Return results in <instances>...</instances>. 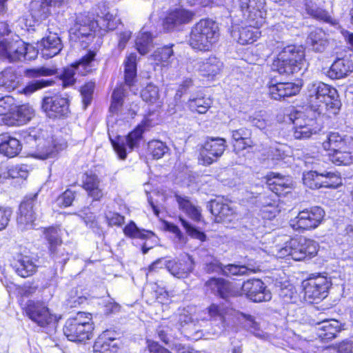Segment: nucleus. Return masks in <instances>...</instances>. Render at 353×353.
<instances>
[{"label": "nucleus", "instance_id": "13", "mask_svg": "<svg viewBox=\"0 0 353 353\" xmlns=\"http://www.w3.org/2000/svg\"><path fill=\"white\" fill-rule=\"evenodd\" d=\"M226 148L225 139L208 138L201 148L199 160L203 165H210L223 155Z\"/></svg>", "mask_w": 353, "mask_h": 353}, {"label": "nucleus", "instance_id": "28", "mask_svg": "<svg viewBox=\"0 0 353 353\" xmlns=\"http://www.w3.org/2000/svg\"><path fill=\"white\" fill-rule=\"evenodd\" d=\"M205 286L212 294L223 299H227L231 292L230 282L222 278L212 277L205 282Z\"/></svg>", "mask_w": 353, "mask_h": 353}, {"label": "nucleus", "instance_id": "35", "mask_svg": "<svg viewBox=\"0 0 353 353\" xmlns=\"http://www.w3.org/2000/svg\"><path fill=\"white\" fill-rule=\"evenodd\" d=\"M50 0H37L31 2L30 12L32 18L36 21L46 19L50 14Z\"/></svg>", "mask_w": 353, "mask_h": 353}, {"label": "nucleus", "instance_id": "41", "mask_svg": "<svg viewBox=\"0 0 353 353\" xmlns=\"http://www.w3.org/2000/svg\"><path fill=\"white\" fill-rule=\"evenodd\" d=\"M123 232L127 236L143 239H148L154 235V233L150 231L139 229L132 221L125 226Z\"/></svg>", "mask_w": 353, "mask_h": 353}, {"label": "nucleus", "instance_id": "63", "mask_svg": "<svg viewBox=\"0 0 353 353\" xmlns=\"http://www.w3.org/2000/svg\"><path fill=\"white\" fill-rule=\"evenodd\" d=\"M171 327L165 323H163L157 328V334L159 339L165 344H168L171 336Z\"/></svg>", "mask_w": 353, "mask_h": 353}, {"label": "nucleus", "instance_id": "1", "mask_svg": "<svg viewBox=\"0 0 353 353\" xmlns=\"http://www.w3.org/2000/svg\"><path fill=\"white\" fill-rule=\"evenodd\" d=\"M96 14L97 20H94L87 12L78 14L73 26L70 30V33L73 35V38L82 43V46L84 48L94 37L97 27L105 30H113L120 22L116 12H111L104 2L98 4Z\"/></svg>", "mask_w": 353, "mask_h": 353}, {"label": "nucleus", "instance_id": "17", "mask_svg": "<svg viewBox=\"0 0 353 353\" xmlns=\"http://www.w3.org/2000/svg\"><path fill=\"white\" fill-rule=\"evenodd\" d=\"M234 124V121H230L228 124L234 150L237 153L247 148H252L256 144L252 139V130L243 127L236 128Z\"/></svg>", "mask_w": 353, "mask_h": 353}, {"label": "nucleus", "instance_id": "52", "mask_svg": "<svg viewBox=\"0 0 353 353\" xmlns=\"http://www.w3.org/2000/svg\"><path fill=\"white\" fill-rule=\"evenodd\" d=\"M50 252L56 263L61 265V268L64 266L69 259L68 252L66 250L63 242L60 245H57L54 250H50Z\"/></svg>", "mask_w": 353, "mask_h": 353}, {"label": "nucleus", "instance_id": "15", "mask_svg": "<svg viewBox=\"0 0 353 353\" xmlns=\"http://www.w3.org/2000/svg\"><path fill=\"white\" fill-rule=\"evenodd\" d=\"M194 14L183 8L171 10L165 17L163 26L168 32L180 31L185 24L190 23Z\"/></svg>", "mask_w": 353, "mask_h": 353}, {"label": "nucleus", "instance_id": "60", "mask_svg": "<svg viewBox=\"0 0 353 353\" xmlns=\"http://www.w3.org/2000/svg\"><path fill=\"white\" fill-rule=\"evenodd\" d=\"M296 245V241L290 239L285 241L284 246L276 247V256L279 258H285L288 256H291L292 250Z\"/></svg>", "mask_w": 353, "mask_h": 353}, {"label": "nucleus", "instance_id": "51", "mask_svg": "<svg viewBox=\"0 0 353 353\" xmlns=\"http://www.w3.org/2000/svg\"><path fill=\"white\" fill-rule=\"evenodd\" d=\"M45 147L46 148L39 152L38 154L39 157L41 159H47L49 158L54 157L59 150H61L65 147H66V143H62L58 144L54 141L53 145H51L49 143H48V145H45Z\"/></svg>", "mask_w": 353, "mask_h": 353}, {"label": "nucleus", "instance_id": "5", "mask_svg": "<svg viewBox=\"0 0 353 353\" xmlns=\"http://www.w3.org/2000/svg\"><path fill=\"white\" fill-rule=\"evenodd\" d=\"M305 52L303 46H288L278 54L272 64V70L280 74H290L299 72L303 64Z\"/></svg>", "mask_w": 353, "mask_h": 353}, {"label": "nucleus", "instance_id": "34", "mask_svg": "<svg viewBox=\"0 0 353 353\" xmlns=\"http://www.w3.org/2000/svg\"><path fill=\"white\" fill-rule=\"evenodd\" d=\"M246 27L239 28L238 31L233 30V37H237V41L241 45L252 43L258 38L259 26H252L248 23Z\"/></svg>", "mask_w": 353, "mask_h": 353}, {"label": "nucleus", "instance_id": "21", "mask_svg": "<svg viewBox=\"0 0 353 353\" xmlns=\"http://www.w3.org/2000/svg\"><path fill=\"white\" fill-rule=\"evenodd\" d=\"M41 54L45 59H50L57 55L63 48L60 37L57 33L50 32L37 43Z\"/></svg>", "mask_w": 353, "mask_h": 353}, {"label": "nucleus", "instance_id": "31", "mask_svg": "<svg viewBox=\"0 0 353 353\" xmlns=\"http://www.w3.org/2000/svg\"><path fill=\"white\" fill-rule=\"evenodd\" d=\"M83 183V188L93 200L99 201L102 198L103 194L99 188L100 180L96 174L86 173Z\"/></svg>", "mask_w": 353, "mask_h": 353}, {"label": "nucleus", "instance_id": "43", "mask_svg": "<svg viewBox=\"0 0 353 353\" xmlns=\"http://www.w3.org/2000/svg\"><path fill=\"white\" fill-rule=\"evenodd\" d=\"M44 236L46 240L49 244V250H54L57 245L62 243L61 238V230L54 227H50L44 230Z\"/></svg>", "mask_w": 353, "mask_h": 353}, {"label": "nucleus", "instance_id": "64", "mask_svg": "<svg viewBox=\"0 0 353 353\" xmlns=\"http://www.w3.org/2000/svg\"><path fill=\"white\" fill-rule=\"evenodd\" d=\"M39 48H36L32 45L24 42V49L21 50V59L25 60H33L39 54Z\"/></svg>", "mask_w": 353, "mask_h": 353}, {"label": "nucleus", "instance_id": "14", "mask_svg": "<svg viewBox=\"0 0 353 353\" xmlns=\"http://www.w3.org/2000/svg\"><path fill=\"white\" fill-rule=\"evenodd\" d=\"M24 49V41L18 36L0 39V57L9 62L21 60V50Z\"/></svg>", "mask_w": 353, "mask_h": 353}, {"label": "nucleus", "instance_id": "38", "mask_svg": "<svg viewBox=\"0 0 353 353\" xmlns=\"http://www.w3.org/2000/svg\"><path fill=\"white\" fill-rule=\"evenodd\" d=\"M212 103L210 98L198 94L196 97H191L188 104L191 111L197 112L199 114H205L211 107Z\"/></svg>", "mask_w": 353, "mask_h": 353}, {"label": "nucleus", "instance_id": "53", "mask_svg": "<svg viewBox=\"0 0 353 353\" xmlns=\"http://www.w3.org/2000/svg\"><path fill=\"white\" fill-rule=\"evenodd\" d=\"M57 70L48 68L46 67H39L35 68L26 69L24 71V74L28 78H37L39 77H47L55 74Z\"/></svg>", "mask_w": 353, "mask_h": 353}, {"label": "nucleus", "instance_id": "39", "mask_svg": "<svg viewBox=\"0 0 353 353\" xmlns=\"http://www.w3.org/2000/svg\"><path fill=\"white\" fill-rule=\"evenodd\" d=\"M19 78L12 68H6L0 73V87L8 91L14 90L19 84Z\"/></svg>", "mask_w": 353, "mask_h": 353}, {"label": "nucleus", "instance_id": "32", "mask_svg": "<svg viewBox=\"0 0 353 353\" xmlns=\"http://www.w3.org/2000/svg\"><path fill=\"white\" fill-rule=\"evenodd\" d=\"M137 59L136 53H130L124 61L125 85L130 88L137 81Z\"/></svg>", "mask_w": 353, "mask_h": 353}, {"label": "nucleus", "instance_id": "23", "mask_svg": "<svg viewBox=\"0 0 353 353\" xmlns=\"http://www.w3.org/2000/svg\"><path fill=\"white\" fill-rule=\"evenodd\" d=\"M353 72V55L339 58L332 64L328 76L332 79H343Z\"/></svg>", "mask_w": 353, "mask_h": 353}, {"label": "nucleus", "instance_id": "27", "mask_svg": "<svg viewBox=\"0 0 353 353\" xmlns=\"http://www.w3.org/2000/svg\"><path fill=\"white\" fill-rule=\"evenodd\" d=\"M330 283L325 276L310 274V299H323L327 295Z\"/></svg>", "mask_w": 353, "mask_h": 353}, {"label": "nucleus", "instance_id": "3", "mask_svg": "<svg viewBox=\"0 0 353 353\" xmlns=\"http://www.w3.org/2000/svg\"><path fill=\"white\" fill-rule=\"evenodd\" d=\"M219 37L217 23L212 19H201L192 28L189 43L194 49L208 51Z\"/></svg>", "mask_w": 353, "mask_h": 353}, {"label": "nucleus", "instance_id": "20", "mask_svg": "<svg viewBox=\"0 0 353 353\" xmlns=\"http://www.w3.org/2000/svg\"><path fill=\"white\" fill-rule=\"evenodd\" d=\"M311 324L316 325V334L322 341H329L336 337L341 331V323L335 319L322 320L321 322L315 323L313 321Z\"/></svg>", "mask_w": 353, "mask_h": 353}, {"label": "nucleus", "instance_id": "36", "mask_svg": "<svg viewBox=\"0 0 353 353\" xmlns=\"http://www.w3.org/2000/svg\"><path fill=\"white\" fill-rule=\"evenodd\" d=\"M34 115V110L29 105H14L10 117L15 121L12 124L22 125L29 121Z\"/></svg>", "mask_w": 353, "mask_h": 353}, {"label": "nucleus", "instance_id": "48", "mask_svg": "<svg viewBox=\"0 0 353 353\" xmlns=\"http://www.w3.org/2000/svg\"><path fill=\"white\" fill-rule=\"evenodd\" d=\"M54 81L52 80H33L26 84L23 88L22 92L26 95H30L40 89L52 85Z\"/></svg>", "mask_w": 353, "mask_h": 353}, {"label": "nucleus", "instance_id": "9", "mask_svg": "<svg viewBox=\"0 0 353 353\" xmlns=\"http://www.w3.org/2000/svg\"><path fill=\"white\" fill-rule=\"evenodd\" d=\"M39 205L38 193L26 195L19 205L17 225L21 230L33 229L37 219L36 211Z\"/></svg>", "mask_w": 353, "mask_h": 353}, {"label": "nucleus", "instance_id": "61", "mask_svg": "<svg viewBox=\"0 0 353 353\" xmlns=\"http://www.w3.org/2000/svg\"><path fill=\"white\" fill-rule=\"evenodd\" d=\"M248 121L254 126L262 130L268 124V121L265 119V115L261 112H254L250 116Z\"/></svg>", "mask_w": 353, "mask_h": 353}, {"label": "nucleus", "instance_id": "33", "mask_svg": "<svg viewBox=\"0 0 353 353\" xmlns=\"http://www.w3.org/2000/svg\"><path fill=\"white\" fill-rule=\"evenodd\" d=\"M154 35L148 31L141 30L135 39V48L139 54L145 55L154 48Z\"/></svg>", "mask_w": 353, "mask_h": 353}, {"label": "nucleus", "instance_id": "26", "mask_svg": "<svg viewBox=\"0 0 353 353\" xmlns=\"http://www.w3.org/2000/svg\"><path fill=\"white\" fill-rule=\"evenodd\" d=\"M35 262L30 256L19 254L11 265L19 276L26 278L36 272L37 265Z\"/></svg>", "mask_w": 353, "mask_h": 353}, {"label": "nucleus", "instance_id": "29", "mask_svg": "<svg viewBox=\"0 0 353 353\" xmlns=\"http://www.w3.org/2000/svg\"><path fill=\"white\" fill-rule=\"evenodd\" d=\"M223 65V62L219 58L210 56L199 63V69L202 75L214 77L221 72Z\"/></svg>", "mask_w": 353, "mask_h": 353}, {"label": "nucleus", "instance_id": "18", "mask_svg": "<svg viewBox=\"0 0 353 353\" xmlns=\"http://www.w3.org/2000/svg\"><path fill=\"white\" fill-rule=\"evenodd\" d=\"M300 91V86L292 82H279L272 78L268 83V93L274 100H285L286 98L297 94Z\"/></svg>", "mask_w": 353, "mask_h": 353}, {"label": "nucleus", "instance_id": "62", "mask_svg": "<svg viewBox=\"0 0 353 353\" xmlns=\"http://www.w3.org/2000/svg\"><path fill=\"white\" fill-rule=\"evenodd\" d=\"M76 196V192L70 188L67 189L61 196H59L57 201L59 204L63 207H68L72 204Z\"/></svg>", "mask_w": 353, "mask_h": 353}, {"label": "nucleus", "instance_id": "56", "mask_svg": "<svg viewBox=\"0 0 353 353\" xmlns=\"http://www.w3.org/2000/svg\"><path fill=\"white\" fill-rule=\"evenodd\" d=\"M6 179L9 178H23L26 179L28 176L27 172L20 165H12L3 168Z\"/></svg>", "mask_w": 353, "mask_h": 353}, {"label": "nucleus", "instance_id": "42", "mask_svg": "<svg viewBox=\"0 0 353 353\" xmlns=\"http://www.w3.org/2000/svg\"><path fill=\"white\" fill-rule=\"evenodd\" d=\"M148 150L153 159H159L168 153L170 149L164 142L152 140L148 143Z\"/></svg>", "mask_w": 353, "mask_h": 353}, {"label": "nucleus", "instance_id": "11", "mask_svg": "<svg viewBox=\"0 0 353 353\" xmlns=\"http://www.w3.org/2000/svg\"><path fill=\"white\" fill-rule=\"evenodd\" d=\"M265 0H238L243 19L252 26H260L264 21Z\"/></svg>", "mask_w": 353, "mask_h": 353}, {"label": "nucleus", "instance_id": "50", "mask_svg": "<svg viewBox=\"0 0 353 353\" xmlns=\"http://www.w3.org/2000/svg\"><path fill=\"white\" fill-rule=\"evenodd\" d=\"M339 150L333 151L332 154H329L332 157V162L337 165L350 164L353 161V157L351 153L349 152H342Z\"/></svg>", "mask_w": 353, "mask_h": 353}, {"label": "nucleus", "instance_id": "25", "mask_svg": "<svg viewBox=\"0 0 353 353\" xmlns=\"http://www.w3.org/2000/svg\"><path fill=\"white\" fill-rule=\"evenodd\" d=\"M325 150L333 152L344 146L353 148V136L341 135L339 132H330L325 135V140L322 143Z\"/></svg>", "mask_w": 353, "mask_h": 353}, {"label": "nucleus", "instance_id": "49", "mask_svg": "<svg viewBox=\"0 0 353 353\" xmlns=\"http://www.w3.org/2000/svg\"><path fill=\"white\" fill-rule=\"evenodd\" d=\"M249 272H252L245 265L228 264L223 265L222 275L225 276H243L247 275Z\"/></svg>", "mask_w": 353, "mask_h": 353}, {"label": "nucleus", "instance_id": "7", "mask_svg": "<svg viewBox=\"0 0 353 353\" xmlns=\"http://www.w3.org/2000/svg\"><path fill=\"white\" fill-rule=\"evenodd\" d=\"M194 261L193 258L187 254L180 259L166 260L165 259H159L152 263L149 266L150 271H153L156 268L165 265V268L174 276L178 279L187 278L194 269Z\"/></svg>", "mask_w": 353, "mask_h": 353}, {"label": "nucleus", "instance_id": "54", "mask_svg": "<svg viewBox=\"0 0 353 353\" xmlns=\"http://www.w3.org/2000/svg\"><path fill=\"white\" fill-rule=\"evenodd\" d=\"M95 83L92 81L85 83L81 88L80 92L84 109L91 103Z\"/></svg>", "mask_w": 353, "mask_h": 353}, {"label": "nucleus", "instance_id": "8", "mask_svg": "<svg viewBox=\"0 0 353 353\" xmlns=\"http://www.w3.org/2000/svg\"><path fill=\"white\" fill-rule=\"evenodd\" d=\"M95 56L96 53L94 51H89L79 61L64 68L61 74L63 87L66 88L74 85L76 82L77 74L85 76L91 72L94 67Z\"/></svg>", "mask_w": 353, "mask_h": 353}, {"label": "nucleus", "instance_id": "16", "mask_svg": "<svg viewBox=\"0 0 353 353\" xmlns=\"http://www.w3.org/2000/svg\"><path fill=\"white\" fill-rule=\"evenodd\" d=\"M241 290L247 298L253 302L269 301L272 299V293L260 279H250L245 281Z\"/></svg>", "mask_w": 353, "mask_h": 353}, {"label": "nucleus", "instance_id": "37", "mask_svg": "<svg viewBox=\"0 0 353 353\" xmlns=\"http://www.w3.org/2000/svg\"><path fill=\"white\" fill-rule=\"evenodd\" d=\"M175 198L179 205V208L190 219L195 221H199L201 220V210L197 206L192 204L187 196L176 194Z\"/></svg>", "mask_w": 353, "mask_h": 353}, {"label": "nucleus", "instance_id": "58", "mask_svg": "<svg viewBox=\"0 0 353 353\" xmlns=\"http://www.w3.org/2000/svg\"><path fill=\"white\" fill-rule=\"evenodd\" d=\"M14 99L13 97L6 95L0 98V115L12 114L14 107Z\"/></svg>", "mask_w": 353, "mask_h": 353}, {"label": "nucleus", "instance_id": "22", "mask_svg": "<svg viewBox=\"0 0 353 353\" xmlns=\"http://www.w3.org/2000/svg\"><path fill=\"white\" fill-rule=\"evenodd\" d=\"M267 185L269 189L280 196L287 194L292 187V179L290 176H283L271 172L267 176Z\"/></svg>", "mask_w": 353, "mask_h": 353}, {"label": "nucleus", "instance_id": "6", "mask_svg": "<svg viewBox=\"0 0 353 353\" xmlns=\"http://www.w3.org/2000/svg\"><path fill=\"white\" fill-rule=\"evenodd\" d=\"M91 314L78 312L75 316L68 319L63 327V333L68 340L83 342L92 336L94 327L90 323Z\"/></svg>", "mask_w": 353, "mask_h": 353}, {"label": "nucleus", "instance_id": "10", "mask_svg": "<svg viewBox=\"0 0 353 353\" xmlns=\"http://www.w3.org/2000/svg\"><path fill=\"white\" fill-rule=\"evenodd\" d=\"M25 312L32 321L42 327L54 325L58 321L57 316L51 313L49 308L40 301H28Z\"/></svg>", "mask_w": 353, "mask_h": 353}, {"label": "nucleus", "instance_id": "47", "mask_svg": "<svg viewBox=\"0 0 353 353\" xmlns=\"http://www.w3.org/2000/svg\"><path fill=\"white\" fill-rule=\"evenodd\" d=\"M141 97L146 103L153 104L159 99V91L157 86L152 83L148 84L141 92Z\"/></svg>", "mask_w": 353, "mask_h": 353}, {"label": "nucleus", "instance_id": "59", "mask_svg": "<svg viewBox=\"0 0 353 353\" xmlns=\"http://www.w3.org/2000/svg\"><path fill=\"white\" fill-rule=\"evenodd\" d=\"M294 136L296 139H301L309 137V127L307 124L303 125L301 121L299 118H296L294 120Z\"/></svg>", "mask_w": 353, "mask_h": 353}, {"label": "nucleus", "instance_id": "55", "mask_svg": "<svg viewBox=\"0 0 353 353\" xmlns=\"http://www.w3.org/2000/svg\"><path fill=\"white\" fill-rule=\"evenodd\" d=\"M180 221L181 225L186 230V232L192 237L201 240V241H204L206 239V235L204 232L200 231L198 228L193 226L191 223H190L187 220L183 218L180 217Z\"/></svg>", "mask_w": 353, "mask_h": 353}, {"label": "nucleus", "instance_id": "19", "mask_svg": "<svg viewBox=\"0 0 353 353\" xmlns=\"http://www.w3.org/2000/svg\"><path fill=\"white\" fill-rule=\"evenodd\" d=\"M342 184V179L338 173H319L310 170V189L321 188H336Z\"/></svg>", "mask_w": 353, "mask_h": 353}, {"label": "nucleus", "instance_id": "45", "mask_svg": "<svg viewBox=\"0 0 353 353\" xmlns=\"http://www.w3.org/2000/svg\"><path fill=\"white\" fill-rule=\"evenodd\" d=\"M172 46H165L162 48H158L154 52L152 57L155 61L165 65L169 63L170 59L173 57L174 52Z\"/></svg>", "mask_w": 353, "mask_h": 353}, {"label": "nucleus", "instance_id": "46", "mask_svg": "<svg viewBox=\"0 0 353 353\" xmlns=\"http://www.w3.org/2000/svg\"><path fill=\"white\" fill-rule=\"evenodd\" d=\"M125 97L124 86H121L114 89L112 94V101L110 106V112L114 114L117 113L123 106V99Z\"/></svg>", "mask_w": 353, "mask_h": 353}, {"label": "nucleus", "instance_id": "30", "mask_svg": "<svg viewBox=\"0 0 353 353\" xmlns=\"http://www.w3.org/2000/svg\"><path fill=\"white\" fill-rule=\"evenodd\" d=\"M22 149L20 141L10 135H3L0 143V153L12 158L19 154Z\"/></svg>", "mask_w": 353, "mask_h": 353}, {"label": "nucleus", "instance_id": "57", "mask_svg": "<svg viewBox=\"0 0 353 353\" xmlns=\"http://www.w3.org/2000/svg\"><path fill=\"white\" fill-rule=\"evenodd\" d=\"M325 212L319 206L310 208V228H316L324 219Z\"/></svg>", "mask_w": 353, "mask_h": 353}, {"label": "nucleus", "instance_id": "12", "mask_svg": "<svg viewBox=\"0 0 353 353\" xmlns=\"http://www.w3.org/2000/svg\"><path fill=\"white\" fill-rule=\"evenodd\" d=\"M68 98L59 95L47 96L43 98L41 108L46 115L50 119H65L70 110Z\"/></svg>", "mask_w": 353, "mask_h": 353}, {"label": "nucleus", "instance_id": "2", "mask_svg": "<svg viewBox=\"0 0 353 353\" xmlns=\"http://www.w3.org/2000/svg\"><path fill=\"white\" fill-rule=\"evenodd\" d=\"M341 105L336 90L323 82L313 83L310 87V136L321 131L325 111L331 109L335 112Z\"/></svg>", "mask_w": 353, "mask_h": 353}, {"label": "nucleus", "instance_id": "40", "mask_svg": "<svg viewBox=\"0 0 353 353\" xmlns=\"http://www.w3.org/2000/svg\"><path fill=\"white\" fill-rule=\"evenodd\" d=\"M202 271L205 274H223V265L220 261L212 255H207L202 259Z\"/></svg>", "mask_w": 353, "mask_h": 353}, {"label": "nucleus", "instance_id": "4", "mask_svg": "<svg viewBox=\"0 0 353 353\" xmlns=\"http://www.w3.org/2000/svg\"><path fill=\"white\" fill-rule=\"evenodd\" d=\"M112 119L113 117H111L108 118L107 121L109 139L119 158L121 160H124L127 157L128 152H130L135 148L139 147V143L143 137L144 125H139L127 136L114 135Z\"/></svg>", "mask_w": 353, "mask_h": 353}, {"label": "nucleus", "instance_id": "24", "mask_svg": "<svg viewBox=\"0 0 353 353\" xmlns=\"http://www.w3.org/2000/svg\"><path fill=\"white\" fill-rule=\"evenodd\" d=\"M110 332H103L96 340L93 345L94 353H117L119 347V340L110 336Z\"/></svg>", "mask_w": 353, "mask_h": 353}, {"label": "nucleus", "instance_id": "44", "mask_svg": "<svg viewBox=\"0 0 353 353\" xmlns=\"http://www.w3.org/2000/svg\"><path fill=\"white\" fill-rule=\"evenodd\" d=\"M314 35L310 34V50L317 52H323L327 46L325 34L321 30H317Z\"/></svg>", "mask_w": 353, "mask_h": 353}]
</instances>
